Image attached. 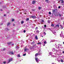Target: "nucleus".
Returning a JSON list of instances; mask_svg holds the SVG:
<instances>
[{"instance_id": "ddd939ff", "label": "nucleus", "mask_w": 64, "mask_h": 64, "mask_svg": "<svg viewBox=\"0 0 64 64\" xmlns=\"http://www.w3.org/2000/svg\"><path fill=\"white\" fill-rule=\"evenodd\" d=\"M49 54L50 55H52V54H53V53L51 52H50L49 53Z\"/></svg>"}, {"instance_id": "37998d69", "label": "nucleus", "mask_w": 64, "mask_h": 64, "mask_svg": "<svg viewBox=\"0 0 64 64\" xmlns=\"http://www.w3.org/2000/svg\"><path fill=\"white\" fill-rule=\"evenodd\" d=\"M52 57H54L55 56H54V55H53L52 56Z\"/></svg>"}, {"instance_id": "c03bdc74", "label": "nucleus", "mask_w": 64, "mask_h": 64, "mask_svg": "<svg viewBox=\"0 0 64 64\" xmlns=\"http://www.w3.org/2000/svg\"><path fill=\"white\" fill-rule=\"evenodd\" d=\"M42 23L44 22V20H42Z\"/></svg>"}, {"instance_id": "a18cd8bd", "label": "nucleus", "mask_w": 64, "mask_h": 64, "mask_svg": "<svg viewBox=\"0 0 64 64\" xmlns=\"http://www.w3.org/2000/svg\"><path fill=\"white\" fill-rule=\"evenodd\" d=\"M48 13H49V14H51V12H50Z\"/></svg>"}, {"instance_id": "72a5a7b5", "label": "nucleus", "mask_w": 64, "mask_h": 64, "mask_svg": "<svg viewBox=\"0 0 64 64\" xmlns=\"http://www.w3.org/2000/svg\"><path fill=\"white\" fill-rule=\"evenodd\" d=\"M34 42L32 43H31V44L32 45V44H34Z\"/></svg>"}, {"instance_id": "680f3d73", "label": "nucleus", "mask_w": 64, "mask_h": 64, "mask_svg": "<svg viewBox=\"0 0 64 64\" xmlns=\"http://www.w3.org/2000/svg\"><path fill=\"white\" fill-rule=\"evenodd\" d=\"M6 16V14H4V16Z\"/></svg>"}, {"instance_id": "39448f33", "label": "nucleus", "mask_w": 64, "mask_h": 64, "mask_svg": "<svg viewBox=\"0 0 64 64\" xmlns=\"http://www.w3.org/2000/svg\"><path fill=\"white\" fill-rule=\"evenodd\" d=\"M32 18L33 19H34V18H36V16H31Z\"/></svg>"}, {"instance_id": "774afa93", "label": "nucleus", "mask_w": 64, "mask_h": 64, "mask_svg": "<svg viewBox=\"0 0 64 64\" xmlns=\"http://www.w3.org/2000/svg\"><path fill=\"white\" fill-rule=\"evenodd\" d=\"M62 32H61V33H62Z\"/></svg>"}, {"instance_id": "c85d7f7f", "label": "nucleus", "mask_w": 64, "mask_h": 64, "mask_svg": "<svg viewBox=\"0 0 64 64\" xmlns=\"http://www.w3.org/2000/svg\"><path fill=\"white\" fill-rule=\"evenodd\" d=\"M38 27H36V30H38Z\"/></svg>"}, {"instance_id": "864d4df0", "label": "nucleus", "mask_w": 64, "mask_h": 64, "mask_svg": "<svg viewBox=\"0 0 64 64\" xmlns=\"http://www.w3.org/2000/svg\"><path fill=\"white\" fill-rule=\"evenodd\" d=\"M32 10L33 11H35V10L34 9H32Z\"/></svg>"}, {"instance_id": "dca6fc26", "label": "nucleus", "mask_w": 64, "mask_h": 64, "mask_svg": "<svg viewBox=\"0 0 64 64\" xmlns=\"http://www.w3.org/2000/svg\"><path fill=\"white\" fill-rule=\"evenodd\" d=\"M10 23L8 22V23L7 24V26H9V25H10Z\"/></svg>"}, {"instance_id": "09e8293b", "label": "nucleus", "mask_w": 64, "mask_h": 64, "mask_svg": "<svg viewBox=\"0 0 64 64\" xmlns=\"http://www.w3.org/2000/svg\"><path fill=\"white\" fill-rule=\"evenodd\" d=\"M24 33H25V32H26V30H24Z\"/></svg>"}, {"instance_id": "2eb2a0df", "label": "nucleus", "mask_w": 64, "mask_h": 64, "mask_svg": "<svg viewBox=\"0 0 64 64\" xmlns=\"http://www.w3.org/2000/svg\"><path fill=\"white\" fill-rule=\"evenodd\" d=\"M37 44L38 45H39V44H40V45H41V44H42L41 43V42H39L37 43Z\"/></svg>"}, {"instance_id": "8fccbe9b", "label": "nucleus", "mask_w": 64, "mask_h": 64, "mask_svg": "<svg viewBox=\"0 0 64 64\" xmlns=\"http://www.w3.org/2000/svg\"><path fill=\"white\" fill-rule=\"evenodd\" d=\"M44 34H45V35H46V33L45 32H44Z\"/></svg>"}, {"instance_id": "a19ab883", "label": "nucleus", "mask_w": 64, "mask_h": 64, "mask_svg": "<svg viewBox=\"0 0 64 64\" xmlns=\"http://www.w3.org/2000/svg\"><path fill=\"white\" fill-rule=\"evenodd\" d=\"M60 8H61V6H59L58 7V8H59V9H60Z\"/></svg>"}, {"instance_id": "e2e57ef3", "label": "nucleus", "mask_w": 64, "mask_h": 64, "mask_svg": "<svg viewBox=\"0 0 64 64\" xmlns=\"http://www.w3.org/2000/svg\"><path fill=\"white\" fill-rule=\"evenodd\" d=\"M62 53H64V51H63L62 52Z\"/></svg>"}, {"instance_id": "1a4fd4ad", "label": "nucleus", "mask_w": 64, "mask_h": 64, "mask_svg": "<svg viewBox=\"0 0 64 64\" xmlns=\"http://www.w3.org/2000/svg\"><path fill=\"white\" fill-rule=\"evenodd\" d=\"M55 40H52L50 42V43H51V42H55Z\"/></svg>"}, {"instance_id": "f704fd0d", "label": "nucleus", "mask_w": 64, "mask_h": 64, "mask_svg": "<svg viewBox=\"0 0 64 64\" xmlns=\"http://www.w3.org/2000/svg\"><path fill=\"white\" fill-rule=\"evenodd\" d=\"M58 15H59V16H60V17H61V16H62V15H61V14H59Z\"/></svg>"}, {"instance_id": "58836bf2", "label": "nucleus", "mask_w": 64, "mask_h": 64, "mask_svg": "<svg viewBox=\"0 0 64 64\" xmlns=\"http://www.w3.org/2000/svg\"><path fill=\"white\" fill-rule=\"evenodd\" d=\"M55 46H56V48H57V44H55Z\"/></svg>"}, {"instance_id": "bf43d9fd", "label": "nucleus", "mask_w": 64, "mask_h": 64, "mask_svg": "<svg viewBox=\"0 0 64 64\" xmlns=\"http://www.w3.org/2000/svg\"><path fill=\"white\" fill-rule=\"evenodd\" d=\"M62 37H63V38H64V35H63V36Z\"/></svg>"}, {"instance_id": "b1692460", "label": "nucleus", "mask_w": 64, "mask_h": 64, "mask_svg": "<svg viewBox=\"0 0 64 64\" xmlns=\"http://www.w3.org/2000/svg\"><path fill=\"white\" fill-rule=\"evenodd\" d=\"M11 42H10L8 43V45H10V44H11Z\"/></svg>"}, {"instance_id": "3c124183", "label": "nucleus", "mask_w": 64, "mask_h": 64, "mask_svg": "<svg viewBox=\"0 0 64 64\" xmlns=\"http://www.w3.org/2000/svg\"><path fill=\"white\" fill-rule=\"evenodd\" d=\"M5 50V48H4L3 49V51H4V50Z\"/></svg>"}, {"instance_id": "5701e85b", "label": "nucleus", "mask_w": 64, "mask_h": 64, "mask_svg": "<svg viewBox=\"0 0 64 64\" xmlns=\"http://www.w3.org/2000/svg\"><path fill=\"white\" fill-rule=\"evenodd\" d=\"M56 27H59V25L58 24H57L56 25Z\"/></svg>"}, {"instance_id": "423d86ee", "label": "nucleus", "mask_w": 64, "mask_h": 64, "mask_svg": "<svg viewBox=\"0 0 64 64\" xmlns=\"http://www.w3.org/2000/svg\"><path fill=\"white\" fill-rule=\"evenodd\" d=\"M35 38L36 39V40H38V37H37V36H35Z\"/></svg>"}, {"instance_id": "4be33fe9", "label": "nucleus", "mask_w": 64, "mask_h": 64, "mask_svg": "<svg viewBox=\"0 0 64 64\" xmlns=\"http://www.w3.org/2000/svg\"><path fill=\"white\" fill-rule=\"evenodd\" d=\"M52 51H56V50L55 49V48H53L52 49Z\"/></svg>"}, {"instance_id": "ea45409f", "label": "nucleus", "mask_w": 64, "mask_h": 64, "mask_svg": "<svg viewBox=\"0 0 64 64\" xmlns=\"http://www.w3.org/2000/svg\"><path fill=\"white\" fill-rule=\"evenodd\" d=\"M51 26H54V24H52L51 25Z\"/></svg>"}, {"instance_id": "603ef678", "label": "nucleus", "mask_w": 64, "mask_h": 64, "mask_svg": "<svg viewBox=\"0 0 64 64\" xmlns=\"http://www.w3.org/2000/svg\"><path fill=\"white\" fill-rule=\"evenodd\" d=\"M16 48H19V46H16Z\"/></svg>"}, {"instance_id": "f3484780", "label": "nucleus", "mask_w": 64, "mask_h": 64, "mask_svg": "<svg viewBox=\"0 0 64 64\" xmlns=\"http://www.w3.org/2000/svg\"><path fill=\"white\" fill-rule=\"evenodd\" d=\"M44 42V44H47V42H46V40L45 42Z\"/></svg>"}, {"instance_id": "338daca9", "label": "nucleus", "mask_w": 64, "mask_h": 64, "mask_svg": "<svg viewBox=\"0 0 64 64\" xmlns=\"http://www.w3.org/2000/svg\"><path fill=\"white\" fill-rule=\"evenodd\" d=\"M63 44H64V42H63Z\"/></svg>"}, {"instance_id": "cd10ccee", "label": "nucleus", "mask_w": 64, "mask_h": 64, "mask_svg": "<svg viewBox=\"0 0 64 64\" xmlns=\"http://www.w3.org/2000/svg\"><path fill=\"white\" fill-rule=\"evenodd\" d=\"M5 30L6 31H8L9 30V29H8V28H6V29Z\"/></svg>"}, {"instance_id": "13d9d810", "label": "nucleus", "mask_w": 64, "mask_h": 64, "mask_svg": "<svg viewBox=\"0 0 64 64\" xmlns=\"http://www.w3.org/2000/svg\"><path fill=\"white\" fill-rule=\"evenodd\" d=\"M58 49H59V46H58Z\"/></svg>"}, {"instance_id": "5fc2aeb1", "label": "nucleus", "mask_w": 64, "mask_h": 64, "mask_svg": "<svg viewBox=\"0 0 64 64\" xmlns=\"http://www.w3.org/2000/svg\"><path fill=\"white\" fill-rule=\"evenodd\" d=\"M46 2H48L49 0H46Z\"/></svg>"}, {"instance_id": "052dcab7", "label": "nucleus", "mask_w": 64, "mask_h": 64, "mask_svg": "<svg viewBox=\"0 0 64 64\" xmlns=\"http://www.w3.org/2000/svg\"><path fill=\"white\" fill-rule=\"evenodd\" d=\"M48 29H49V30H50V31H51V30H50V28H48Z\"/></svg>"}, {"instance_id": "4d7b16f0", "label": "nucleus", "mask_w": 64, "mask_h": 64, "mask_svg": "<svg viewBox=\"0 0 64 64\" xmlns=\"http://www.w3.org/2000/svg\"><path fill=\"white\" fill-rule=\"evenodd\" d=\"M45 44H44L43 45V46H45Z\"/></svg>"}, {"instance_id": "c756f323", "label": "nucleus", "mask_w": 64, "mask_h": 64, "mask_svg": "<svg viewBox=\"0 0 64 64\" xmlns=\"http://www.w3.org/2000/svg\"><path fill=\"white\" fill-rule=\"evenodd\" d=\"M21 23L22 24H23L24 23V21H22L21 22Z\"/></svg>"}, {"instance_id": "393cba45", "label": "nucleus", "mask_w": 64, "mask_h": 64, "mask_svg": "<svg viewBox=\"0 0 64 64\" xmlns=\"http://www.w3.org/2000/svg\"><path fill=\"white\" fill-rule=\"evenodd\" d=\"M38 9H39V10H40V9H41V7H38Z\"/></svg>"}, {"instance_id": "de8ad7c7", "label": "nucleus", "mask_w": 64, "mask_h": 64, "mask_svg": "<svg viewBox=\"0 0 64 64\" xmlns=\"http://www.w3.org/2000/svg\"><path fill=\"white\" fill-rule=\"evenodd\" d=\"M27 51H28V50H29V49L28 48H27L26 49Z\"/></svg>"}, {"instance_id": "4c0bfd02", "label": "nucleus", "mask_w": 64, "mask_h": 64, "mask_svg": "<svg viewBox=\"0 0 64 64\" xmlns=\"http://www.w3.org/2000/svg\"><path fill=\"white\" fill-rule=\"evenodd\" d=\"M3 63L4 64H5L6 63V62H4Z\"/></svg>"}, {"instance_id": "9d476101", "label": "nucleus", "mask_w": 64, "mask_h": 64, "mask_svg": "<svg viewBox=\"0 0 64 64\" xmlns=\"http://www.w3.org/2000/svg\"><path fill=\"white\" fill-rule=\"evenodd\" d=\"M38 55H39L38 53L36 54L35 55V56L36 57H37V56H38Z\"/></svg>"}, {"instance_id": "412c9836", "label": "nucleus", "mask_w": 64, "mask_h": 64, "mask_svg": "<svg viewBox=\"0 0 64 64\" xmlns=\"http://www.w3.org/2000/svg\"><path fill=\"white\" fill-rule=\"evenodd\" d=\"M36 32H37V33H39V30H37L36 31Z\"/></svg>"}, {"instance_id": "69168bd1", "label": "nucleus", "mask_w": 64, "mask_h": 64, "mask_svg": "<svg viewBox=\"0 0 64 64\" xmlns=\"http://www.w3.org/2000/svg\"><path fill=\"white\" fill-rule=\"evenodd\" d=\"M14 45V44H12V45Z\"/></svg>"}, {"instance_id": "2f4dec72", "label": "nucleus", "mask_w": 64, "mask_h": 64, "mask_svg": "<svg viewBox=\"0 0 64 64\" xmlns=\"http://www.w3.org/2000/svg\"><path fill=\"white\" fill-rule=\"evenodd\" d=\"M58 45L59 46H62V45L60 44H58Z\"/></svg>"}, {"instance_id": "f03ea898", "label": "nucleus", "mask_w": 64, "mask_h": 64, "mask_svg": "<svg viewBox=\"0 0 64 64\" xmlns=\"http://www.w3.org/2000/svg\"><path fill=\"white\" fill-rule=\"evenodd\" d=\"M39 55H41L42 54V52L41 51V50H40L39 52L38 53Z\"/></svg>"}, {"instance_id": "e433bc0d", "label": "nucleus", "mask_w": 64, "mask_h": 64, "mask_svg": "<svg viewBox=\"0 0 64 64\" xmlns=\"http://www.w3.org/2000/svg\"><path fill=\"white\" fill-rule=\"evenodd\" d=\"M57 60L58 61V62H60V60Z\"/></svg>"}, {"instance_id": "f257e3e1", "label": "nucleus", "mask_w": 64, "mask_h": 64, "mask_svg": "<svg viewBox=\"0 0 64 64\" xmlns=\"http://www.w3.org/2000/svg\"><path fill=\"white\" fill-rule=\"evenodd\" d=\"M35 59L36 62H37L38 63H39V61H40L39 58H37V57H36V58H35Z\"/></svg>"}, {"instance_id": "c9c22d12", "label": "nucleus", "mask_w": 64, "mask_h": 64, "mask_svg": "<svg viewBox=\"0 0 64 64\" xmlns=\"http://www.w3.org/2000/svg\"><path fill=\"white\" fill-rule=\"evenodd\" d=\"M26 54L25 53L23 55V56H26Z\"/></svg>"}, {"instance_id": "473e14b6", "label": "nucleus", "mask_w": 64, "mask_h": 64, "mask_svg": "<svg viewBox=\"0 0 64 64\" xmlns=\"http://www.w3.org/2000/svg\"><path fill=\"white\" fill-rule=\"evenodd\" d=\"M24 52H26V51H27V49H26V48L24 49Z\"/></svg>"}, {"instance_id": "49530a36", "label": "nucleus", "mask_w": 64, "mask_h": 64, "mask_svg": "<svg viewBox=\"0 0 64 64\" xmlns=\"http://www.w3.org/2000/svg\"><path fill=\"white\" fill-rule=\"evenodd\" d=\"M14 21V20L13 19L12 20V22H13Z\"/></svg>"}, {"instance_id": "79ce46f5", "label": "nucleus", "mask_w": 64, "mask_h": 64, "mask_svg": "<svg viewBox=\"0 0 64 64\" xmlns=\"http://www.w3.org/2000/svg\"><path fill=\"white\" fill-rule=\"evenodd\" d=\"M44 27H45V28L46 27V24H45V25H44Z\"/></svg>"}, {"instance_id": "7c9ffc66", "label": "nucleus", "mask_w": 64, "mask_h": 64, "mask_svg": "<svg viewBox=\"0 0 64 64\" xmlns=\"http://www.w3.org/2000/svg\"><path fill=\"white\" fill-rule=\"evenodd\" d=\"M60 62H63V60L62 59H61L60 60Z\"/></svg>"}, {"instance_id": "6e6d98bb", "label": "nucleus", "mask_w": 64, "mask_h": 64, "mask_svg": "<svg viewBox=\"0 0 64 64\" xmlns=\"http://www.w3.org/2000/svg\"><path fill=\"white\" fill-rule=\"evenodd\" d=\"M0 11H2V9H0Z\"/></svg>"}, {"instance_id": "a878e982", "label": "nucleus", "mask_w": 64, "mask_h": 64, "mask_svg": "<svg viewBox=\"0 0 64 64\" xmlns=\"http://www.w3.org/2000/svg\"><path fill=\"white\" fill-rule=\"evenodd\" d=\"M18 57H20L21 56H20V54H18Z\"/></svg>"}, {"instance_id": "0eeeda50", "label": "nucleus", "mask_w": 64, "mask_h": 64, "mask_svg": "<svg viewBox=\"0 0 64 64\" xmlns=\"http://www.w3.org/2000/svg\"><path fill=\"white\" fill-rule=\"evenodd\" d=\"M63 36V33H61V34H60V37H62Z\"/></svg>"}, {"instance_id": "aec40b11", "label": "nucleus", "mask_w": 64, "mask_h": 64, "mask_svg": "<svg viewBox=\"0 0 64 64\" xmlns=\"http://www.w3.org/2000/svg\"><path fill=\"white\" fill-rule=\"evenodd\" d=\"M46 41L44 39H43L42 40V42H45V41Z\"/></svg>"}, {"instance_id": "6e6552de", "label": "nucleus", "mask_w": 64, "mask_h": 64, "mask_svg": "<svg viewBox=\"0 0 64 64\" xmlns=\"http://www.w3.org/2000/svg\"><path fill=\"white\" fill-rule=\"evenodd\" d=\"M60 28H61V29H63V26H62V24H60Z\"/></svg>"}, {"instance_id": "7ed1b4c3", "label": "nucleus", "mask_w": 64, "mask_h": 64, "mask_svg": "<svg viewBox=\"0 0 64 64\" xmlns=\"http://www.w3.org/2000/svg\"><path fill=\"white\" fill-rule=\"evenodd\" d=\"M13 60V58H11L9 60L8 62V63H10L11 61H12V60Z\"/></svg>"}, {"instance_id": "bb28decb", "label": "nucleus", "mask_w": 64, "mask_h": 64, "mask_svg": "<svg viewBox=\"0 0 64 64\" xmlns=\"http://www.w3.org/2000/svg\"><path fill=\"white\" fill-rule=\"evenodd\" d=\"M55 10H54L52 11V12L53 13H55Z\"/></svg>"}, {"instance_id": "9b49d317", "label": "nucleus", "mask_w": 64, "mask_h": 64, "mask_svg": "<svg viewBox=\"0 0 64 64\" xmlns=\"http://www.w3.org/2000/svg\"><path fill=\"white\" fill-rule=\"evenodd\" d=\"M59 14V13H56V14H55V16H58Z\"/></svg>"}, {"instance_id": "6ab92c4d", "label": "nucleus", "mask_w": 64, "mask_h": 64, "mask_svg": "<svg viewBox=\"0 0 64 64\" xmlns=\"http://www.w3.org/2000/svg\"><path fill=\"white\" fill-rule=\"evenodd\" d=\"M51 22V21L48 20V23L50 24V22Z\"/></svg>"}, {"instance_id": "0e129e2a", "label": "nucleus", "mask_w": 64, "mask_h": 64, "mask_svg": "<svg viewBox=\"0 0 64 64\" xmlns=\"http://www.w3.org/2000/svg\"><path fill=\"white\" fill-rule=\"evenodd\" d=\"M13 26H15V24H13Z\"/></svg>"}, {"instance_id": "4468645a", "label": "nucleus", "mask_w": 64, "mask_h": 64, "mask_svg": "<svg viewBox=\"0 0 64 64\" xmlns=\"http://www.w3.org/2000/svg\"><path fill=\"white\" fill-rule=\"evenodd\" d=\"M52 32L53 34L55 35V34H56V32H55V31H54V32Z\"/></svg>"}, {"instance_id": "20e7f679", "label": "nucleus", "mask_w": 64, "mask_h": 64, "mask_svg": "<svg viewBox=\"0 0 64 64\" xmlns=\"http://www.w3.org/2000/svg\"><path fill=\"white\" fill-rule=\"evenodd\" d=\"M9 54H10V55H14V53H13V52H10L9 53Z\"/></svg>"}, {"instance_id": "a211bd4d", "label": "nucleus", "mask_w": 64, "mask_h": 64, "mask_svg": "<svg viewBox=\"0 0 64 64\" xmlns=\"http://www.w3.org/2000/svg\"><path fill=\"white\" fill-rule=\"evenodd\" d=\"M28 20H29V18H26V21H28Z\"/></svg>"}, {"instance_id": "f8f14e48", "label": "nucleus", "mask_w": 64, "mask_h": 64, "mask_svg": "<svg viewBox=\"0 0 64 64\" xmlns=\"http://www.w3.org/2000/svg\"><path fill=\"white\" fill-rule=\"evenodd\" d=\"M32 4H35V0H33L32 2Z\"/></svg>"}]
</instances>
